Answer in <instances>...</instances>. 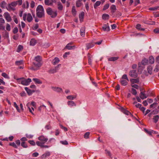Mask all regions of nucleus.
Masks as SVG:
<instances>
[{"instance_id":"obj_1","label":"nucleus","mask_w":159,"mask_h":159,"mask_svg":"<svg viewBox=\"0 0 159 159\" xmlns=\"http://www.w3.org/2000/svg\"><path fill=\"white\" fill-rule=\"evenodd\" d=\"M38 139L39 141H36V143L38 146H42L47 142L48 140V138L43 135H42L38 137Z\"/></svg>"},{"instance_id":"obj_2","label":"nucleus","mask_w":159,"mask_h":159,"mask_svg":"<svg viewBox=\"0 0 159 159\" xmlns=\"http://www.w3.org/2000/svg\"><path fill=\"white\" fill-rule=\"evenodd\" d=\"M37 16L39 18H41L44 17V9L43 6L41 5H39L36 9Z\"/></svg>"},{"instance_id":"obj_3","label":"nucleus","mask_w":159,"mask_h":159,"mask_svg":"<svg viewBox=\"0 0 159 159\" xmlns=\"http://www.w3.org/2000/svg\"><path fill=\"white\" fill-rule=\"evenodd\" d=\"M19 84L20 83L23 85H29L30 83L31 82V80L30 78H28L27 79L24 78H20L16 79Z\"/></svg>"},{"instance_id":"obj_4","label":"nucleus","mask_w":159,"mask_h":159,"mask_svg":"<svg viewBox=\"0 0 159 159\" xmlns=\"http://www.w3.org/2000/svg\"><path fill=\"white\" fill-rule=\"evenodd\" d=\"M34 60L36 62H34L33 64L35 66L39 67L42 66V60L39 56H37L35 57Z\"/></svg>"},{"instance_id":"obj_5","label":"nucleus","mask_w":159,"mask_h":159,"mask_svg":"<svg viewBox=\"0 0 159 159\" xmlns=\"http://www.w3.org/2000/svg\"><path fill=\"white\" fill-rule=\"evenodd\" d=\"M129 81V80L128 78L126 75L124 74L122 76L120 80V82L121 84L124 86L127 85L128 82Z\"/></svg>"},{"instance_id":"obj_6","label":"nucleus","mask_w":159,"mask_h":159,"mask_svg":"<svg viewBox=\"0 0 159 159\" xmlns=\"http://www.w3.org/2000/svg\"><path fill=\"white\" fill-rule=\"evenodd\" d=\"M46 12L52 18H55L57 15V11H52V9L50 7H48L47 9Z\"/></svg>"},{"instance_id":"obj_7","label":"nucleus","mask_w":159,"mask_h":159,"mask_svg":"<svg viewBox=\"0 0 159 159\" xmlns=\"http://www.w3.org/2000/svg\"><path fill=\"white\" fill-rule=\"evenodd\" d=\"M148 60L146 59H143L141 61V62H139L138 63L139 70H142L144 68V66L147 64L148 63Z\"/></svg>"},{"instance_id":"obj_8","label":"nucleus","mask_w":159,"mask_h":159,"mask_svg":"<svg viewBox=\"0 0 159 159\" xmlns=\"http://www.w3.org/2000/svg\"><path fill=\"white\" fill-rule=\"evenodd\" d=\"M138 70H130L129 72V75L132 77L135 78L137 76L138 73L136 71Z\"/></svg>"},{"instance_id":"obj_9","label":"nucleus","mask_w":159,"mask_h":159,"mask_svg":"<svg viewBox=\"0 0 159 159\" xmlns=\"http://www.w3.org/2000/svg\"><path fill=\"white\" fill-rule=\"evenodd\" d=\"M23 62V60H20V61H16L15 63L16 65L19 66V69H23L24 65Z\"/></svg>"},{"instance_id":"obj_10","label":"nucleus","mask_w":159,"mask_h":159,"mask_svg":"<svg viewBox=\"0 0 159 159\" xmlns=\"http://www.w3.org/2000/svg\"><path fill=\"white\" fill-rule=\"evenodd\" d=\"M4 17L8 22H10L11 21V18L10 15L7 12H5L4 14Z\"/></svg>"},{"instance_id":"obj_11","label":"nucleus","mask_w":159,"mask_h":159,"mask_svg":"<svg viewBox=\"0 0 159 159\" xmlns=\"http://www.w3.org/2000/svg\"><path fill=\"white\" fill-rule=\"evenodd\" d=\"M51 88L53 91L57 92H63L62 89L59 87L52 86Z\"/></svg>"},{"instance_id":"obj_12","label":"nucleus","mask_w":159,"mask_h":159,"mask_svg":"<svg viewBox=\"0 0 159 159\" xmlns=\"http://www.w3.org/2000/svg\"><path fill=\"white\" fill-rule=\"evenodd\" d=\"M121 111L123 112L124 114L127 115H129L131 116H132V115L131 113L128 111L126 110L123 108H121Z\"/></svg>"},{"instance_id":"obj_13","label":"nucleus","mask_w":159,"mask_h":159,"mask_svg":"<svg viewBox=\"0 0 159 159\" xmlns=\"http://www.w3.org/2000/svg\"><path fill=\"white\" fill-rule=\"evenodd\" d=\"M103 30L104 31H108L110 30V28L108 25V24H105L103 25L102 27Z\"/></svg>"},{"instance_id":"obj_14","label":"nucleus","mask_w":159,"mask_h":159,"mask_svg":"<svg viewBox=\"0 0 159 159\" xmlns=\"http://www.w3.org/2000/svg\"><path fill=\"white\" fill-rule=\"evenodd\" d=\"M131 84H134V83H138L139 82L138 79H131L130 80Z\"/></svg>"},{"instance_id":"obj_15","label":"nucleus","mask_w":159,"mask_h":159,"mask_svg":"<svg viewBox=\"0 0 159 159\" xmlns=\"http://www.w3.org/2000/svg\"><path fill=\"white\" fill-rule=\"evenodd\" d=\"M25 89L29 95H31L32 93L34 92L33 90H30L27 87H25Z\"/></svg>"},{"instance_id":"obj_16","label":"nucleus","mask_w":159,"mask_h":159,"mask_svg":"<svg viewBox=\"0 0 159 159\" xmlns=\"http://www.w3.org/2000/svg\"><path fill=\"white\" fill-rule=\"evenodd\" d=\"M30 104L29 103H28L27 105L26 106L28 107V109H29V111L33 115H34V113L32 112V110L34 111V108L33 107H31L30 108Z\"/></svg>"},{"instance_id":"obj_17","label":"nucleus","mask_w":159,"mask_h":159,"mask_svg":"<svg viewBox=\"0 0 159 159\" xmlns=\"http://www.w3.org/2000/svg\"><path fill=\"white\" fill-rule=\"evenodd\" d=\"M84 13L83 11L81 12V13L79 14V18L80 19V20L81 22H82L83 21V19L84 18Z\"/></svg>"},{"instance_id":"obj_18","label":"nucleus","mask_w":159,"mask_h":159,"mask_svg":"<svg viewBox=\"0 0 159 159\" xmlns=\"http://www.w3.org/2000/svg\"><path fill=\"white\" fill-rule=\"evenodd\" d=\"M60 61L59 59L57 57H56L52 61V63L54 65H55L57 64Z\"/></svg>"},{"instance_id":"obj_19","label":"nucleus","mask_w":159,"mask_h":159,"mask_svg":"<svg viewBox=\"0 0 159 159\" xmlns=\"http://www.w3.org/2000/svg\"><path fill=\"white\" fill-rule=\"evenodd\" d=\"M147 96L143 92H142L140 93V97L141 99H145L147 97Z\"/></svg>"},{"instance_id":"obj_20","label":"nucleus","mask_w":159,"mask_h":159,"mask_svg":"<svg viewBox=\"0 0 159 159\" xmlns=\"http://www.w3.org/2000/svg\"><path fill=\"white\" fill-rule=\"evenodd\" d=\"M32 80L36 84H41L42 83L41 80L37 78H33Z\"/></svg>"},{"instance_id":"obj_21","label":"nucleus","mask_w":159,"mask_h":159,"mask_svg":"<svg viewBox=\"0 0 159 159\" xmlns=\"http://www.w3.org/2000/svg\"><path fill=\"white\" fill-rule=\"evenodd\" d=\"M85 30V28L84 27H83L81 29L80 32V34L82 37H84L85 35V32L84 30Z\"/></svg>"},{"instance_id":"obj_22","label":"nucleus","mask_w":159,"mask_h":159,"mask_svg":"<svg viewBox=\"0 0 159 159\" xmlns=\"http://www.w3.org/2000/svg\"><path fill=\"white\" fill-rule=\"evenodd\" d=\"M37 43V41L34 39H32L30 41V44L31 46L34 45Z\"/></svg>"},{"instance_id":"obj_23","label":"nucleus","mask_w":159,"mask_h":159,"mask_svg":"<svg viewBox=\"0 0 159 159\" xmlns=\"http://www.w3.org/2000/svg\"><path fill=\"white\" fill-rule=\"evenodd\" d=\"M33 19V18L31 15V14L30 13H28L27 14V20L29 22H30Z\"/></svg>"},{"instance_id":"obj_24","label":"nucleus","mask_w":159,"mask_h":159,"mask_svg":"<svg viewBox=\"0 0 159 159\" xmlns=\"http://www.w3.org/2000/svg\"><path fill=\"white\" fill-rule=\"evenodd\" d=\"M68 105L70 107H71L73 106H76V104L73 101H68L67 102Z\"/></svg>"},{"instance_id":"obj_25","label":"nucleus","mask_w":159,"mask_h":159,"mask_svg":"<svg viewBox=\"0 0 159 159\" xmlns=\"http://www.w3.org/2000/svg\"><path fill=\"white\" fill-rule=\"evenodd\" d=\"M76 98V95H69L66 97L69 100H73Z\"/></svg>"},{"instance_id":"obj_26","label":"nucleus","mask_w":159,"mask_h":159,"mask_svg":"<svg viewBox=\"0 0 159 159\" xmlns=\"http://www.w3.org/2000/svg\"><path fill=\"white\" fill-rule=\"evenodd\" d=\"M119 58V57H111L109 58H108V60L109 61H115L117 60Z\"/></svg>"},{"instance_id":"obj_27","label":"nucleus","mask_w":159,"mask_h":159,"mask_svg":"<svg viewBox=\"0 0 159 159\" xmlns=\"http://www.w3.org/2000/svg\"><path fill=\"white\" fill-rule=\"evenodd\" d=\"M50 154V152H46L41 157L42 158H45L46 157L49 156Z\"/></svg>"},{"instance_id":"obj_28","label":"nucleus","mask_w":159,"mask_h":159,"mask_svg":"<svg viewBox=\"0 0 159 159\" xmlns=\"http://www.w3.org/2000/svg\"><path fill=\"white\" fill-rule=\"evenodd\" d=\"M44 3L46 5H52L53 2L51 1L49 2V0H44Z\"/></svg>"},{"instance_id":"obj_29","label":"nucleus","mask_w":159,"mask_h":159,"mask_svg":"<svg viewBox=\"0 0 159 159\" xmlns=\"http://www.w3.org/2000/svg\"><path fill=\"white\" fill-rule=\"evenodd\" d=\"M111 12L112 13H114L116 11V9L115 5H112L111 7Z\"/></svg>"},{"instance_id":"obj_30","label":"nucleus","mask_w":159,"mask_h":159,"mask_svg":"<svg viewBox=\"0 0 159 159\" xmlns=\"http://www.w3.org/2000/svg\"><path fill=\"white\" fill-rule=\"evenodd\" d=\"M102 18L104 20H108L109 18V15L106 14H104L102 16Z\"/></svg>"},{"instance_id":"obj_31","label":"nucleus","mask_w":159,"mask_h":159,"mask_svg":"<svg viewBox=\"0 0 159 159\" xmlns=\"http://www.w3.org/2000/svg\"><path fill=\"white\" fill-rule=\"evenodd\" d=\"M159 119V116L158 115L155 116L153 118V121L155 123H157Z\"/></svg>"},{"instance_id":"obj_32","label":"nucleus","mask_w":159,"mask_h":159,"mask_svg":"<svg viewBox=\"0 0 159 159\" xmlns=\"http://www.w3.org/2000/svg\"><path fill=\"white\" fill-rule=\"evenodd\" d=\"M94 45V44L93 43H91L87 44H86V47L87 49H88L91 48L93 47Z\"/></svg>"},{"instance_id":"obj_33","label":"nucleus","mask_w":159,"mask_h":159,"mask_svg":"<svg viewBox=\"0 0 159 159\" xmlns=\"http://www.w3.org/2000/svg\"><path fill=\"white\" fill-rule=\"evenodd\" d=\"M136 27L137 29L140 30L144 31L145 30L144 29L141 28V25L139 24H137Z\"/></svg>"},{"instance_id":"obj_34","label":"nucleus","mask_w":159,"mask_h":159,"mask_svg":"<svg viewBox=\"0 0 159 159\" xmlns=\"http://www.w3.org/2000/svg\"><path fill=\"white\" fill-rule=\"evenodd\" d=\"M71 44V43H68L66 46L65 47L64 49L66 48L68 49H71L73 48L72 46H71L70 45Z\"/></svg>"},{"instance_id":"obj_35","label":"nucleus","mask_w":159,"mask_h":159,"mask_svg":"<svg viewBox=\"0 0 159 159\" xmlns=\"http://www.w3.org/2000/svg\"><path fill=\"white\" fill-rule=\"evenodd\" d=\"M149 62L151 64H153L154 62V59L152 56H151L149 57Z\"/></svg>"},{"instance_id":"obj_36","label":"nucleus","mask_w":159,"mask_h":159,"mask_svg":"<svg viewBox=\"0 0 159 159\" xmlns=\"http://www.w3.org/2000/svg\"><path fill=\"white\" fill-rule=\"evenodd\" d=\"M11 6L10 4H9L8 6L7 7H6L7 9L9 11H14L15 10V9L13 8Z\"/></svg>"},{"instance_id":"obj_37","label":"nucleus","mask_w":159,"mask_h":159,"mask_svg":"<svg viewBox=\"0 0 159 159\" xmlns=\"http://www.w3.org/2000/svg\"><path fill=\"white\" fill-rule=\"evenodd\" d=\"M101 2L100 1H97L94 5V7L96 8L97 7L100 5Z\"/></svg>"},{"instance_id":"obj_38","label":"nucleus","mask_w":159,"mask_h":159,"mask_svg":"<svg viewBox=\"0 0 159 159\" xmlns=\"http://www.w3.org/2000/svg\"><path fill=\"white\" fill-rule=\"evenodd\" d=\"M58 8L59 10H62L63 9V6L60 2H59L57 4Z\"/></svg>"},{"instance_id":"obj_39","label":"nucleus","mask_w":159,"mask_h":159,"mask_svg":"<svg viewBox=\"0 0 159 159\" xmlns=\"http://www.w3.org/2000/svg\"><path fill=\"white\" fill-rule=\"evenodd\" d=\"M87 56L88 57V62L89 64H91V55L89 53H88L87 55Z\"/></svg>"},{"instance_id":"obj_40","label":"nucleus","mask_w":159,"mask_h":159,"mask_svg":"<svg viewBox=\"0 0 159 159\" xmlns=\"http://www.w3.org/2000/svg\"><path fill=\"white\" fill-rule=\"evenodd\" d=\"M144 130L146 133L150 135L152 134V133H153V132H154L153 130H148L146 129H145Z\"/></svg>"},{"instance_id":"obj_41","label":"nucleus","mask_w":159,"mask_h":159,"mask_svg":"<svg viewBox=\"0 0 159 159\" xmlns=\"http://www.w3.org/2000/svg\"><path fill=\"white\" fill-rule=\"evenodd\" d=\"M6 4V3L5 1H2L1 3L0 6L2 8H4L5 7Z\"/></svg>"},{"instance_id":"obj_42","label":"nucleus","mask_w":159,"mask_h":159,"mask_svg":"<svg viewBox=\"0 0 159 159\" xmlns=\"http://www.w3.org/2000/svg\"><path fill=\"white\" fill-rule=\"evenodd\" d=\"M90 134V133L89 132H86L84 136V137L85 139H87L89 138V136Z\"/></svg>"},{"instance_id":"obj_43","label":"nucleus","mask_w":159,"mask_h":159,"mask_svg":"<svg viewBox=\"0 0 159 159\" xmlns=\"http://www.w3.org/2000/svg\"><path fill=\"white\" fill-rule=\"evenodd\" d=\"M21 146L24 148H27L28 147L27 145L25 142H23L21 143Z\"/></svg>"},{"instance_id":"obj_44","label":"nucleus","mask_w":159,"mask_h":159,"mask_svg":"<svg viewBox=\"0 0 159 159\" xmlns=\"http://www.w3.org/2000/svg\"><path fill=\"white\" fill-rule=\"evenodd\" d=\"M23 49V47L22 45H19L18 46L17 49V51L18 52H20L21 50H22Z\"/></svg>"},{"instance_id":"obj_45","label":"nucleus","mask_w":159,"mask_h":159,"mask_svg":"<svg viewBox=\"0 0 159 159\" xmlns=\"http://www.w3.org/2000/svg\"><path fill=\"white\" fill-rule=\"evenodd\" d=\"M131 93L133 94L134 95H136L137 94V92L136 90L134 88H132L131 89Z\"/></svg>"},{"instance_id":"obj_46","label":"nucleus","mask_w":159,"mask_h":159,"mask_svg":"<svg viewBox=\"0 0 159 159\" xmlns=\"http://www.w3.org/2000/svg\"><path fill=\"white\" fill-rule=\"evenodd\" d=\"M109 7V4L108 3L106 4L103 7V10H105L107 9Z\"/></svg>"},{"instance_id":"obj_47","label":"nucleus","mask_w":159,"mask_h":159,"mask_svg":"<svg viewBox=\"0 0 159 159\" xmlns=\"http://www.w3.org/2000/svg\"><path fill=\"white\" fill-rule=\"evenodd\" d=\"M60 143L63 145H66L68 144V143L66 140L61 141L60 142Z\"/></svg>"},{"instance_id":"obj_48","label":"nucleus","mask_w":159,"mask_h":159,"mask_svg":"<svg viewBox=\"0 0 159 159\" xmlns=\"http://www.w3.org/2000/svg\"><path fill=\"white\" fill-rule=\"evenodd\" d=\"M2 75L5 78H9L8 76L5 73H2Z\"/></svg>"},{"instance_id":"obj_49","label":"nucleus","mask_w":159,"mask_h":159,"mask_svg":"<svg viewBox=\"0 0 159 159\" xmlns=\"http://www.w3.org/2000/svg\"><path fill=\"white\" fill-rule=\"evenodd\" d=\"M18 31V29L17 27L14 28L13 30V32L14 34H16Z\"/></svg>"},{"instance_id":"obj_50","label":"nucleus","mask_w":159,"mask_h":159,"mask_svg":"<svg viewBox=\"0 0 159 159\" xmlns=\"http://www.w3.org/2000/svg\"><path fill=\"white\" fill-rule=\"evenodd\" d=\"M9 145L11 146H13V147L15 148H17V145L14 142H13L10 143Z\"/></svg>"},{"instance_id":"obj_51","label":"nucleus","mask_w":159,"mask_h":159,"mask_svg":"<svg viewBox=\"0 0 159 159\" xmlns=\"http://www.w3.org/2000/svg\"><path fill=\"white\" fill-rule=\"evenodd\" d=\"M28 142L32 145L34 146L35 145V142L33 140H29Z\"/></svg>"},{"instance_id":"obj_52","label":"nucleus","mask_w":159,"mask_h":159,"mask_svg":"<svg viewBox=\"0 0 159 159\" xmlns=\"http://www.w3.org/2000/svg\"><path fill=\"white\" fill-rule=\"evenodd\" d=\"M159 8V6L155 7H151L149 8L150 10H157Z\"/></svg>"},{"instance_id":"obj_53","label":"nucleus","mask_w":159,"mask_h":159,"mask_svg":"<svg viewBox=\"0 0 159 159\" xmlns=\"http://www.w3.org/2000/svg\"><path fill=\"white\" fill-rule=\"evenodd\" d=\"M80 2V1H77L76 2V4L77 7H79L81 6V3Z\"/></svg>"},{"instance_id":"obj_54","label":"nucleus","mask_w":159,"mask_h":159,"mask_svg":"<svg viewBox=\"0 0 159 159\" xmlns=\"http://www.w3.org/2000/svg\"><path fill=\"white\" fill-rule=\"evenodd\" d=\"M17 4V2H14L11 3L10 4L13 7L16 6Z\"/></svg>"},{"instance_id":"obj_55","label":"nucleus","mask_w":159,"mask_h":159,"mask_svg":"<svg viewBox=\"0 0 159 159\" xmlns=\"http://www.w3.org/2000/svg\"><path fill=\"white\" fill-rule=\"evenodd\" d=\"M6 29L8 31H10L11 30V27L10 25L8 24H7L6 25Z\"/></svg>"},{"instance_id":"obj_56","label":"nucleus","mask_w":159,"mask_h":159,"mask_svg":"<svg viewBox=\"0 0 159 159\" xmlns=\"http://www.w3.org/2000/svg\"><path fill=\"white\" fill-rule=\"evenodd\" d=\"M131 86L132 87L135 88L136 89H138L139 88V86L135 84H131Z\"/></svg>"},{"instance_id":"obj_57","label":"nucleus","mask_w":159,"mask_h":159,"mask_svg":"<svg viewBox=\"0 0 159 159\" xmlns=\"http://www.w3.org/2000/svg\"><path fill=\"white\" fill-rule=\"evenodd\" d=\"M153 31L156 34L159 33V28H156Z\"/></svg>"},{"instance_id":"obj_58","label":"nucleus","mask_w":159,"mask_h":159,"mask_svg":"<svg viewBox=\"0 0 159 159\" xmlns=\"http://www.w3.org/2000/svg\"><path fill=\"white\" fill-rule=\"evenodd\" d=\"M60 128H61L63 129L65 131H67V129L66 127H64L62 125H60Z\"/></svg>"},{"instance_id":"obj_59","label":"nucleus","mask_w":159,"mask_h":159,"mask_svg":"<svg viewBox=\"0 0 159 159\" xmlns=\"http://www.w3.org/2000/svg\"><path fill=\"white\" fill-rule=\"evenodd\" d=\"M26 136L28 138L30 139L32 138L33 137V135L31 134H26Z\"/></svg>"},{"instance_id":"obj_60","label":"nucleus","mask_w":159,"mask_h":159,"mask_svg":"<svg viewBox=\"0 0 159 159\" xmlns=\"http://www.w3.org/2000/svg\"><path fill=\"white\" fill-rule=\"evenodd\" d=\"M35 3L33 1H32L30 3V7L32 8H33L34 6Z\"/></svg>"},{"instance_id":"obj_61","label":"nucleus","mask_w":159,"mask_h":159,"mask_svg":"<svg viewBox=\"0 0 159 159\" xmlns=\"http://www.w3.org/2000/svg\"><path fill=\"white\" fill-rule=\"evenodd\" d=\"M39 155V153L37 152L34 153L32 154V156L33 157H37Z\"/></svg>"},{"instance_id":"obj_62","label":"nucleus","mask_w":159,"mask_h":159,"mask_svg":"<svg viewBox=\"0 0 159 159\" xmlns=\"http://www.w3.org/2000/svg\"><path fill=\"white\" fill-rule=\"evenodd\" d=\"M72 13H76V10L75 9V6H73L72 7Z\"/></svg>"},{"instance_id":"obj_63","label":"nucleus","mask_w":159,"mask_h":159,"mask_svg":"<svg viewBox=\"0 0 159 159\" xmlns=\"http://www.w3.org/2000/svg\"><path fill=\"white\" fill-rule=\"evenodd\" d=\"M135 106L137 108H139L142 106V105L140 103H137L135 105Z\"/></svg>"},{"instance_id":"obj_64","label":"nucleus","mask_w":159,"mask_h":159,"mask_svg":"<svg viewBox=\"0 0 159 159\" xmlns=\"http://www.w3.org/2000/svg\"><path fill=\"white\" fill-rule=\"evenodd\" d=\"M142 111L143 113L144 112L145 108L143 107H141V106L139 108Z\"/></svg>"}]
</instances>
